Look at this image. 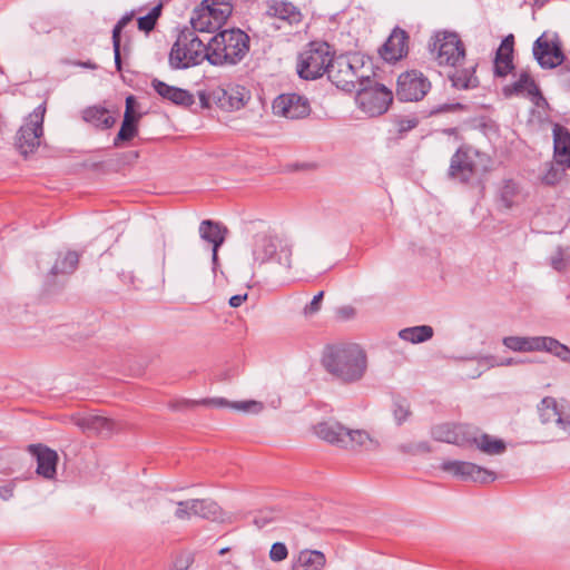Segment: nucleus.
Returning <instances> with one entry per match:
<instances>
[{
    "label": "nucleus",
    "mask_w": 570,
    "mask_h": 570,
    "mask_svg": "<svg viewBox=\"0 0 570 570\" xmlns=\"http://www.w3.org/2000/svg\"><path fill=\"white\" fill-rule=\"evenodd\" d=\"M475 171V164L472 159L471 150L459 148L451 158L449 176L462 183H468Z\"/></svg>",
    "instance_id": "6ab92c4d"
},
{
    "label": "nucleus",
    "mask_w": 570,
    "mask_h": 570,
    "mask_svg": "<svg viewBox=\"0 0 570 570\" xmlns=\"http://www.w3.org/2000/svg\"><path fill=\"white\" fill-rule=\"evenodd\" d=\"M191 512L203 519L217 520L222 517V508L212 499H191Z\"/></svg>",
    "instance_id": "2f4dec72"
},
{
    "label": "nucleus",
    "mask_w": 570,
    "mask_h": 570,
    "mask_svg": "<svg viewBox=\"0 0 570 570\" xmlns=\"http://www.w3.org/2000/svg\"><path fill=\"white\" fill-rule=\"evenodd\" d=\"M546 344L543 347V352H548L556 357L560 358L562 362L570 363V347L562 344L558 340L546 336Z\"/></svg>",
    "instance_id": "e433bc0d"
},
{
    "label": "nucleus",
    "mask_w": 570,
    "mask_h": 570,
    "mask_svg": "<svg viewBox=\"0 0 570 570\" xmlns=\"http://www.w3.org/2000/svg\"><path fill=\"white\" fill-rule=\"evenodd\" d=\"M546 336H523L524 352H543Z\"/></svg>",
    "instance_id": "09e8293b"
},
{
    "label": "nucleus",
    "mask_w": 570,
    "mask_h": 570,
    "mask_svg": "<svg viewBox=\"0 0 570 570\" xmlns=\"http://www.w3.org/2000/svg\"><path fill=\"white\" fill-rule=\"evenodd\" d=\"M395 124H396L399 134L404 135L417 126L419 119L414 116L413 117H401V118L396 119Z\"/></svg>",
    "instance_id": "3c124183"
},
{
    "label": "nucleus",
    "mask_w": 570,
    "mask_h": 570,
    "mask_svg": "<svg viewBox=\"0 0 570 570\" xmlns=\"http://www.w3.org/2000/svg\"><path fill=\"white\" fill-rule=\"evenodd\" d=\"M287 556V547L282 542H275L269 550V558L275 562L285 560Z\"/></svg>",
    "instance_id": "603ef678"
},
{
    "label": "nucleus",
    "mask_w": 570,
    "mask_h": 570,
    "mask_svg": "<svg viewBox=\"0 0 570 570\" xmlns=\"http://www.w3.org/2000/svg\"><path fill=\"white\" fill-rule=\"evenodd\" d=\"M13 495V487L12 485H2L0 487V497L3 500H9Z\"/></svg>",
    "instance_id": "0e129e2a"
},
{
    "label": "nucleus",
    "mask_w": 570,
    "mask_h": 570,
    "mask_svg": "<svg viewBox=\"0 0 570 570\" xmlns=\"http://www.w3.org/2000/svg\"><path fill=\"white\" fill-rule=\"evenodd\" d=\"M28 451L37 460V473L45 479H53L57 473V452L42 444H30Z\"/></svg>",
    "instance_id": "f3484780"
},
{
    "label": "nucleus",
    "mask_w": 570,
    "mask_h": 570,
    "mask_svg": "<svg viewBox=\"0 0 570 570\" xmlns=\"http://www.w3.org/2000/svg\"><path fill=\"white\" fill-rule=\"evenodd\" d=\"M463 109H464V106L462 104H460V102L442 104V105H439V106L434 107L430 111V115H438V114H443V112H453V111L463 110Z\"/></svg>",
    "instance_id": "13d9d810"
},
{
    "label": "nucleus",
    "mask_w": 570,
    "mask_h": 570,
    "mask_svg": "<svg viewBox=\"0 0 570 570\" xmlns=\"http://www.w3.org/2000/svg\"><path fill=\"white\" fill-rule=\"evenodd\" d=\"M314 430L320 439L343 448L346 428L341 423L334 421L321 422L315 425Z\"/></svg>",
    "instance_id": "cd10ccee"
},
{
    "label": "nucleus",
    "mask_w": 570,
    "mask_h": 570,
    "mask_svg": "<svg viewBox=\"0 0 570 570\" xmlns=\"http://www.w3.org/2000/svg\"><path fill=\"white\" fill-rule=\"evenodd\" d=\"M430 89V80L419 70H407L397 78L396 96L401 101L422 100Z\"/></svg>",
    "instance_id": "f8f14e48"
},
{
    "label": "nucleus",
    "mask_w": 570,
    "mask_h": 570,
    "mask_svg": "<svg viewBox=\"0 0 570 570\" xmlns=\"http://www.w3.org/2000/svg\"><path fill=\"white\" fill-rule=\"evenodd\" d=\"M131 19H132V13H127L118 20L116 26L119 27L120 29H124L131 21Z\"/></svg>",
    "instance_id": "69168bd1"
},
{
    "label": "nucleus",
    "mask_w": 570,
    "mask_h": 570,
    "mask_svg": "<svg viewBox=\"0 0 570 570\" xmlns=\"http://www.w3.org/2000/svg\"><path fill=\"white\" fill-rule=\"evenodd\" d=\"M503 345L514 352H524L523 336H505L502 340Z\"/></svg>",
    "instance_id": "6e6d98bb"
},
{
    "label": "nucleus",
    "mask_w": 570,
    "mask_h": 570,
    "mask_svg": "<svg viewBox=\"0 0 570 570\" xmlns=\"http://www.w3.org/2000/svg\"><path fill=\"white\" fill-rule=\"evenodd\" d=\"M553 134V158L558 165L570 168V131L562 125L556 124Z\"/></svg>",
    "instance_id": "412c9836"
},
{
    "label": "nucleus",
    "mask_w": 570,
    "mask_h": 570,
    "mask_svg": "<svg viewBox=\"0 0 570 570\" xmlns=\"http://www.w3.org/2000/svg\"><path fill=\"white\" fill-rule=\"evenodd\" d=\"M513 35L507 36L497 50L494 59V75L497 77H505L514 69L513 65Z\"/></svg>",
    "instance_id": "5701e85b"
},
{
    "label": "nucleus",
    "mask_w": 570,
    "mask_h": 570,
    "mask_svg": "<svg viewBox=\"0 0 570 570\" xmlns=\"http://www.w3.org/2000/svg\"><path fill=\"white\" fill-rule=\"evenodd\" d=\"M194 562V558L190 553L179 554L174 561L175 570H188Z\"/></svg>",
    "instance_id": "4d7b16f0"
},
{
    "label": "nucleus",
    "mask_w": 570,
    "mask_h": 570,
    "mask_svg": "<svg viewBox=\"0 0 570 570\" xmlns=\"http://www.w3.org/2000/svg\"><path fill=\"white\" fill-rule=\"evenodd\" d=\"M140 118H141V114L136 112L135 110H125L122 121L128 120V124H136V126H138Z\"/></svg>",
    "instance_id": "052dcab7"
},
{
    "label": "nucleus",
    "mask_w": 570,
    "mask_h": 570,
    "mask_svg": "<svg viewBox=\"0 0 570 570\" xmlns=\"http://www.w3.org/2000/svg\"><path fill=\"white\" fill-rule=\"evenodd\" d=\"M452 67L453 70L449 73V80L453 88L458 90H469L478 88L480 85L479 78L476 77L478 63L472 62L469 66Z\"/></svg>",
    "instance_id": "4be33fe9"
},
{
    "label": "nucleus",
    "mask_w": 570,
    "mask_h": 570,
    "mask_svg": "<svg viewBox=\"0 0 570 570\" xmlns=\"http://www.w3.org/2000/svg\"><path fill=\"white\" fill-rule=\"evenodd\" d=\"M137 135H138V126H136V124H128V120L122 121L120 129L114 139V146L120 147L121 142L130 141Z\"/></svg>",
    "instance_id": "37998d69"
},
{
    "label": "nucleus",
    "mask_w": 570,
    "mask_h": 570,
    "mask_svg": "<svg viewBox=\"0 0 570 570\" xmlns=\"http://www.w3.org/2000/svg\"><path fill=\"white\" fill-rule=\"evenodd\" d=\"M227 228L217 222L205 219L199 225V236L213 247H220L226 238Z\"/></svg>",
    "instance_id": "c756f323"
},
{
    "label": "nucleus",
    "mask_w": 570,
    "mask_h": 570,
    "mask_svg": "<svg viewBox=\"0 0 570 570\" xmlns=\"http://www.w3.org/2000/svg\"><path fill=\"white\" fill-rule=\"evenodd\" d=\"M77 425L83 431L109 435L115 428V422L100 415H88L77 420Z\"/></svg>",
    "instance_id": "7c9ffc66"
},
{
    "label": "nucleus",
    "mask_w": 570,
    "mask_h": 570,
    "mask_svg": "<svg viewBox=\"0 0 570 570\" xmlns=\"http://www.w3.org/2000/svg\"><path fill=\"white\" fill-rule=\"evenodd\" d=\"M79 255L76 252H68L63 257L58 258L50 269L51 276L71 274L78 266Z\"/></svg>",
    "instance_id": "f704fd0d"
},
{
    "label": "nucleus",
    "mask_w": 570,
    "mask_h": 570,
    "mask_svg": "<svg viewBox=\"0 0 570 570\" xmlns=\"http://www.w3.org/2000/svg\"><path fill=\"white\" fill-rule=\"evenodd\" d=\"M281 519H282V512L279 510L263 509V510H259L254 515L253 522L258 529H263Z\"/></svg>",
    "instance_id": "58836bf2"
},
{
    "label": "nucleus",
    "mask_w": 570,
    "mask_h": 570,
    "mask_svg": "<svg viewBox=\"0 0 570 570\" xmlns=\"http://www.w3.org/2000/svg\"><path fill=\"white\" fill-rule=\"evenodd\" d=\"M430 445L425 441L415 443V454L420 452H430Z\"/></svg>",
    "instance_id": "774afa93"
},
{
    "label": "nucleus",
    "mask_w": 570,
    "mask_h": 570,
    "mask_svg": "<svg viewBox=\"0 0 570 570\" xmlns=\"http://www.w3.org/2000/svg\"><path fill=\"white\" fill-rule=\"evenodd\" d=\"M334 57L325 41H311L297 57L296 70L304 80H316L327 72Z\"/></svg>",
    "instance_id": "20e7f679"
},
{
    "label": "nucleus",
    "mask_w": 570,
    "mask_h": 570,
    "mask_svg": "<svg viewBox=\"0 0 570 570\" xmlns=\"http://www.w3.org/2000/svg\"><path fill=\"white\" fill-rule=\"evenodd\" d=\"M570 262V247L559 246L550 257V265L553 269L562 272Z\"/></svg>",
    "instance_id": "79ce46f5"
},
{
    "label": "nucleus",
    "mask_w": 570,
    "mask_h": 570,
    "mask_svg": "<svg viewBox=\"0 0 570 570\" xmlns=\"http://www.w3.org/2000/svg\"><path fill=\"white\" fill-rule=\"evenodd\" d=\"M471 434L474 441L469 442V448H476L488 455L502 454L507 450V444L502 439H497L490 434L482 433L476 426L472 425Z\"/></svg>",
    "instance_id": "b1692460"
},
{
    "label": "nucleus",
    "mask_w": 570,
    "mask_h": 570,
    "mask_svg": "<svg viewBox=\"0 0 570 570\" xmlns=\"http://www.w3.org/2000/svg\"><path fill=\"white\" fill-rule=\"evenodd\" d=\"M399 336L401 340L413 344L423 343L432 338L433 328L429 325L406 327L399 332Z\"/></svg>",
    "instance_id": "473e14b6"
},
{
    "label": "nucleus",
    "mask_w": 570,
    "mask_h": 570,
    "mask_svg": "<svg viewBox=\"0 0 570 570\" xmlns=\"http://www.w3.org/2000/svg\"><path fill=\"white\" fill-rule=\"evenodd\" d=\"M208 57L204 40L195 33V30L185 27L171 46L168 63L173 70H183L198 66L204 60L208 61Z\"/></svg>",
    "instance_id": "7ed1b4c3"
},
{
    "label": "nucleus",
    "mask_w": 570,
    "mask_h": 570,
    "mask_svg": "<svg viewBox=\"0 0 570 570\" xmlns=\"http://www.w3.org/2000/svg\"><path fill=\"white\" fill-rule=\"evenodd\" d=\"M538 410L542 423H558L561 404H558L556 399L550 396L544 397L538 406Z\"/></svg>",
    "instance_id": "72a5a7b5"
},
{
    "label": "nucleus",
    "mask_w": 570,
    "mask_h": 570,
    "mask_svg": "<svg viewBox=\"0 0 570 570\" xmlns=\"http://www.w3.org/2000/svg\"><path fill=\"white\" fill-rule=\"evenodd\" d=\"M267 14L295 24L301 22V11L288 1L272 0L267 6Z\"/></svg>",
    "instance_id": "bb28decb"
},
{
    "label": "nucleus",
    "mask_w": 570,
    "mask_h": 570,
    "mask_svg": "<svg viewBox=\"0 0 570 570\" xmlns=\"http://www.w3.org/2000/svg\"><path fill=\"white\" fill-rule=\"evenodd\" d=\"M393 101L392 91L384 85L374 81L371 76H361L356 89V102L367 115L374 117L387 111Z\"/></svg>",
    "instance_id": "0eeeda50"
},
{
    "label": "nucleus",
    "mask_w": 570,
    "mask_h": 570,
    "mask_svg": "<svg viewBox=\"0 0 570 570\" xmlns=\"http://www.w3.org/2000/svg\"><path fill=\"white\" fill-rule=\"evenodd\" d=\"M472 425L441 423L431 429V436L439 442H445L460 448H469V442L474 441L471 434Z\"/></svg>",
    "instance_id": "4468645a"
},
{
    "label": "nucleus",
    "mask_w": 570,
    "mask_h": 570,
    "mask_svg": "<svg viewBox=\"0 0 570 570\" xmlns=\"http://www.w3.org/2000/svg\"><path fill=\"white\" fill-rule=\"evenodd\" d=\"M45 114L46 106L45 104H41L35 108V110L28 116L26 124H23L17 131L14 146L24 157L33 154L40 146V138L43 135Z\"/></svg>",
    "instance_id": "9d476101"
},
{
    "label": "nucleus",
    "mask_w": 570,
    "mask_h": 570,
    "mask_svg": "<svg viewBox=\"0 0 570 570\" xmlns=\"http://www.w3.org/2000/svg\"><path fill=\"white\" fill-rule=\"evenodd\" d=\"M324 297V292H318L313 299L304 307V315L311 316L317 313L321 309L322 301Z\"/></svg>",
    "instance_id": "5fc2aeb1"
},
{
    "label": "nucleus",
    "mask_w": 570,
    "mask_h": 570,
    "mask_svg": "<svg viewBox=\"0 0 570 570\" xmlns=\"http://www.w3.org/2000/svg\"><path fill=\"white\" fill-rule=\"evenodd\" d=\"M169 503H176L177 509L175 511V517L178 520H188L194 513L191 512V499L185 501L174 502L173 500H168Z\"/></svg>",
    "instance_id": "de8ad7c7"
},
{
    "label": "nucleus",
    "mask_w": 570,
    "mask_h": 570,
    "mask_svg": "<svg viewBox=\"0 0 570 570\" xmlns=\"http://www.w3.org/2000/svg\"><path fill=\"white\" fill-rule=\"evenodd\" d=\"M232 0H203L190 17V30L196 32H214L232 16Z\"/></svg>",
    "instance_id": "39448f33"
},
{
    "label": "nucleus",
    "mask_w": 570,
    "mask_h": 570,
    "mask_svg": "<svg viewBox=\"0 0 570 570\" xmlns=\"http://www.w3.org/2000/svg\"><path fill=\"white\" fill-rule=\"evenodd\" d=\"M505 97L527 95L528 97L540 96V89L528 71H522L519 79L513 83L503 87Z\"/></svg>",
    "instance_id": "a878e982"
},
{
    "label": "nucleus",
    "mask_w": 570,
    "mask_h": 570,
    "mask_svg": "<svg viewBox=\"0 0 570 570\" xmlns=\"http://www.w3.org/2000/svg\"><path fill=\"white\" fill-rule=\"evenodd\" d=\"M326 557L320 550L305 549L298 552L292 564V570H323Z\"/></svg>",
    "instance_id": "393cba45"
},
{
    "label": "nucleus",
    "mask_w": 570,
    "mask_h": 570,
    "mask_svg": "<svg viewBox=\"0 0 570 570\" xmlns=\"http://www.w3.org/2000/svg\"><path fill=\"white\" fill-rule=\"evenodd\" d=\"M533 56L538 63L544 69H552L560 66L557 72L559 85L570 89V61H564V55L558 45L550 46L548 40L539 37L533 43Z\"/></svg>",
    "instance_id": "1a4fd4ad"
},
{
    "label": "nucleus",
    "mask_w": 570,
    "mask_h": 570,
    "mask_svg": "<svg viewBox=\"0 0 570 570\" xmlns=\"http://www.w3.org/2000/svg\"><path fill=\"white\" fill-rule=\"evenodd\" d=\"M73 65L82 67V68H87V69H90V70H96L98 68V66L95 62H92L91 60L76 61V62H73Z\"/></svg>",
    "instance_id": "338daca9"
},
{
    "label": "nucleus",
    "mask_w": 570,
    "mask_h": 570,
    "mask_svg": "<svg viewBox=\"0 0 570 570\" xmlns=\"http://www.w3.org/2000/svg\"><path fill=\"white\" fill-rule=\"evenodd\" d=\"M392 412L396 424L401 425L411 415L410 403L402 396H394Z\"/></svg>",
    "instance_id": "ea45409f"
},
{
    "label": "nucleus",
    "mask_w": 570,
    "mask_h": 570,
    "mask_svg": "<svg viewBox=\"0 0 570 570\" xmlns=\"http://www.w3.org/2000/svg\"><path fill=\"white\" fill-rule=\"evenodd\" d=\"M370 434L364 430H351L346 428L345 436L343 440L344 449H354L364 445L370 441Z\"/></svg>",
    "instance_id": "4c0bfd02"
},
{
    "label": "nucleus",
    "mask_w": 570,
    "mask_h": 570,
    "mask_svg": "<svg viewBox=\"0 0 570 570\" xmlns=\"http://www.w3.org/2000/svg\"><path fill=\"white\" fill-rule=\"evenodd\" d=\"M441 470L462 481H473L482 484L493 482L497 479L493 471L466 461H443L441 463Z\"/></svg>",
    "instance_id": "ddd939ff"
},
{
    "label": "nucleus",
    "mask_w": 570,
    "mask_h": 570,
    "mask_svg": "<svg viewBox=\"0 0 570 570\" xmlns=\"http://www.w3.org/2000/svg\"><path fill=\"white\" fill-rule=\"evenodd\" d=\"M409 51V35L405 30L395 27L390 37L380 48L379 52L383 60L396 62L404 58Z\"/></svg>",
    "instance_id": "dca6fc26"
},
{
    "label": "nucleus",
    "mask_w": 570,
    "mask_h": 570,
    "mask_svg": "<svg viewBox=\"0 0 570 570\" xmlns=\"http://www.w3.org/2000/svg\"><path fill=\"white\" fill-rule=\"evenodd\" d=\"M519 193L518 184L513 180H507L501 189V199L507 207H511L514 203V197Z\"/></svg>",
    "instance_id": "a18cd8bd"
},
{
    "label": "nucleus",
    "mask_w": 570,
    "mask_h": 570,
    "mask_svg": "<svg viewBox=\"0 0 570 570\" xmlns=\"http://www.w3.org/2000/svg\"><path fill=\"white\" fill-rule=\"evenodd\" d=\"M326 75L333 85L346 92L355 91L356 85L361 83L362 75L358 73V69L351 60L344 56L333 57Z\"/></svg>",
    "instance_id": "9b49d317"
},
{
    "label": "nucleus",
    "mask_w": 570,
    "mask_h": 570,
    "mask_svg": "<svg viewBox=\"0 0 570 570\" xmlns=\"http://www.w3.org/2000/svg\"><path fill=\"white\" fill-rule=\"evenodd\" d=\"M243 87H216L212 89V100L223 110H238L245 106Z\"/></svg>",
    "instance_id": "a211bd4d"
},
{
    "label": "nucleus",
    "mask_w": 570,
    "mask_h": 570,
    "mask_svg": "<svg viewBox=\"0 0 570 570\" xmlns=\"http://www.w3.org/2000/svg\"><path fill=\"white\" fill-rule=\"evenodd\" d=\"M273 110L288 119H301L309 115L311 106L308 99L302 95L282 94L274 100Z\"/></svg>",
    "instance_id": "2eb2a0df"
},
{
    "label": "nucleus",
    "mask_w": 570,
    "mask_h": 570,
    "mask_svg": "<svg viewBox=\"0 0 570 570\" xmlns=\"http://www.w3.org/2000/svg\"><path fill=\"white\" fill-rule=\"evenodd\" d=\"M206 404H213L218 407L230 406L232 409L245 411V412H258L262 410L263 405L256 401H243V402H228L226 399L217 397L203 401Z\"/></svg>",
    "instance_id": "c9c22d12"
},
{
    "label": "nucleus",
    "mask_w": 570,
    "mask_h": 570,
    "mask_svg": "<svg viewBox=\"0 0 570 570\" xmlns=\"http://www.w3.org/2000/svg\"><path fill=\"white\" fill-rule=\"evenodd\" d=\"M322 366L343 384L360 382L367 370L366 352L355 343L327 345L322 355Z\"/></svg>",
    "instance_id": "f257e3e1"
},
{
    "label": "nucleus",
    "mask_w": 570,
    "mask_h": 570,
    "mask_svg": "<svg viewBox=\"0 0 570 570\" xmlns=\"http://www.w3.org/2000/svg\"><path fill=\"white\" fill-rule=\"evenodd\" d=\"M557 425L567 434L570 435V405L561 404L560 414L558 416Z\"/></svg>",
    "instance_id": "8fccbe9b"
},
{
    "label": "nucleus",
    "mask_w": 570,
    "mask_h": 570,
    "mask_svg": "<svg viewBox=\"0 0 570 570\" xmlns=\"http://www.w3.org/2000/svg\"><path fill=\"white\" fill-rule=\"evenodd\" d=\"M207 45L208 62L213 66H234L249 51V36L238 29H225L212 37Z\"/></svg>",
    "instance_id": "f03ea898"
},
{
    "label": "nucleus",
    "mask_w": 570,
    "mask_h": 570,
    "mask_svg": "<svg viewBox=\"0 0 570 570\" xmlns=\"http://www.w3.org/2000/svg\"><path fill=\"white\" fill-rule=\"evenodd\" d=\"M121 31L119 27L115 24L112 29V48H114V56H115V66L118 71H121L122 69V62H121V55H120V41H121Z\"/></svg>",
    "instance_id": "49530a36"
},
{
    "label": "nucleus",
    "mask_w": 570,
    "mask_h": 570,
    "mask_svg": "<svg viewBox=\"0 0 570 570\" xmlns=\"http://www.w3.org/2000/svg\"><path fill=\"white\" fill-rule=\"evenodd\" d=\"M429 50L439 66L460 67L465 61L464 43L455 32H436L429 42Z\"/></svg>",
    "instance_id": "6e6552de"
},
{
    "label": "nucleus",
    "mask_w": 570,
    "mask_h": 570,
    "mask_svg": "<svg viewBox=\"0 0 570 570\" xmlns=\"http://www.w3.org/2000/svg\"><path fill=\"white\" fill-rule=\"evenodd\" d=\"M487 364H489V366L493 367V366H513V365H519L521 363H523L524 361L520 360V358H514V357H508V358H502V360H497L494 356L490 355V356H485L483 358Z\"/></svg>",
    "instance_id": "864d4df0"
},
{
    "label": "nucleus",
    "mask_w": 570,
    "mask_h": 570,
    "mask_svg": "<svg viewBox=\"0 0 570 570\" xmlns=\"http://www.w3.org/2000/svg\"><path fill=\"white\" fill-rule=\"evenodd\" d=\"M336 315L338 318L346 321L351 320L355 316V308L352 306H342L336 309Z\"/></svg>",
    "instance_id": "bf43d9fd"
},
{
    "label": "nucleus",
    "mask_w": 570,
    "mask_h": 570,
    "mask_svg": "<svg viewBox=\"0 0 570 570\" xmlns=\"http://www.w3.org/2000/svg\"><path fill=\"white\" fill-rule=\"evenodd\" d=\"M82 119L101 130L109 129L116 124V118L109 114L108 109L100 106L87 107L82 111Z\"/></svg>",
    "instance_id": "c85d7f7f"
},
{
    "label": "nucleus",
    "mask_w": 570,
    "mask_h": 570,
    "mask_svg": "<svg viewBox=\"0 0 570 570\" xmlns=\"http://www.w3.org/2000/svg\"><path fill=\"white\" fill-rule=\"evenodd\" d=\"M199 100L203 108H209L210 104H213L212 100V90L207 94L205 91L199 92Z\"/></svg>",
    "instance_id": "680f3d73"
},
{
    "label": "nucleus",
    "mask_w": 570,
    "mask_h": 570,
    "mask_svg": "<svg viewBox=\"0 0 570 570\" xmlns=\"http://www.w3.org/2000/svg\"><path fill=\"white\" fill-rule=\"evenodd\" d=\"M247 299V294H237L229 298V305L232 307H239Z\"/></svg>",
    "instance_id": "e2e57ef3"
},
{
    "label": "nucleus",
    "mask_w": 570,
    "mask_h": 570,
    "mask_svg": "<svg viewBox=\"0 0 570 570\" xmlns=\"http://www.w3.org/2000/svg\"><path fill=\"white\" fill-rule=\"evenodd\" d=\"M252 255L255 264L277 262L291 267L292 247L269 230L257 233L253 238Z\"/></svg>",
    "instance_id": "423d86ee"
},
{
    "label": "nucleus",
    "mask_w": 570,
    "mask_h": 570,
    "mask_svg": "<svg viewBox=\"0 0 570 570\" xmlns=\"http://www.w3.org/2000/svg\"><path fill=\"white\" fill-rule=\"evenodd\" d=\"M566 168L567 167L558 165L557 163L549 164V167L542 177V181L549 186H553V185L558 184L564 176Z\"/></svg>",
    "instance_id": "c03bdc74"
},
{
    "label": "nucleus",
    "mask_w": 570,
    "mask_h": 570,
    "mask_svg": "<svg viewBox=\"0 0 570 570\" xmlns=\"http://www.w3.org/2000/svg\"><path fill=\"white\" fill-rule=\"evenodd\" d=\"M150 85L163 99L177 106L190 107L195 104L194 95L186 89L170 86L157 78L153 79Z\"/></svg>",
    "instance_id": "aec40b11"
},
{
    "label": "nucleus",
    "mask_w": 570,
    "mask_h": 570,
    "mask_svg": "<svg viewBox=\"0 0 570 570\" xmlns=\"http://www.w3.org/2000/svg\"><path fill=\"white\" fill-rule=\"evenodd\" d=\"M161 9L163 6L157 4L146 16L139 17L137 20L138 29L147 33L153 31L161 14Z\"/></svg>",
    "instance_id": "a19ab883"
}]
</instances>
